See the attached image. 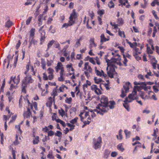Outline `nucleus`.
<instances>
[{
  "label": "nucleus",
  "instance_id": "1",
  "mask_svg": "<svg viewBox=\"0 0 159 159\" xmlns=\"http://www.w3.org/2000/svg\"><path fill=\"white\" fill-rule=\"evenodd\" d=\"M101 103L99 104L96 107L97 109H94L93 111L103 115L104 113L109 110L108 107V99L105 96L102 95L100 99Z\"/></svg>",
  "mask_w": 159,
  "mask_h": 159
},
{
  "label": "nucleus",
  "instance_id": "2",
  "mask_svg": "<svg viewBox=\"0 0 159 159\" xmlns=\"http://www.w3.org/2000/svg\"><path fill=\"white\" fill-rule=\"evenodd\" d=\"M34 81V80L31 75H26L21 82V88L22 92L25 94L26 93V88L28 85L32 83Z\"/></svg>",
  "mask_w": 159,
  "mask_h": 159
},
{
  "label": "nucleus",
  "instance_id": "3",
  "mask_svg": "<svg viewBox=\"0 0 159 159\" xmlns=\"http://www.w3.org/2000/svg\"><path fill=\"white\" fill-rule=\"evenodd\" d=\"M20 75H18L16 78V76L14 77L11 76L10 78V80L9 81V84H11L12 82L13 83L11 84L10 88V90H12L13 89H16L17 85L19 83L20 81Z\"/></svg>",
  "mask_w": 159,
  "mask_h": 159
},
{
  "label": "nucleus",
  "instance_id": "4",
  "mask_svg": "<svg viewBox=\"0 0 159 159\" xmlns=\"http://www.w3.org/2000/svg\"><path fill=\"white\" fill-rule=\"evenodd\" d=\"M116 67L114 63L107 66L106 69L108 76L111 78H114V73L115 72V68Z\"/></svg>",
  "mask_w": 159,
  "mask_h": 159
},
{
  "label": "nucleus",
  "instance_id": "5",
  "mask_svg": "<svg viewBox=\"0 0 159 159\" xmlns=\"http://www.w3.org/2000/svg\"><path fill=\"white\" fill-rule=\"evenodd\" d=\"M77 14L75 11V10L74 9L72 12L71 13L69 17V23H70V25H72L75 22V19L77 18Z\"/></svg>",
  "mask_w": 159,
  "mask_h": 159
},
{
  "label": "nucleus",
  "instance_id": "6",
  "mask_svg": "<svg viewBox=\"0 0 159 159\" xmlns=\"http://www.w3.org/2000/svg\"><path fill=\"white\" fill-rule=\"evenodd\" d=\"M102 143V139L100 136L98 137L97 141L93 139V148L96 150L100 148Z\"/></svg>",
  "mask_w": 159,
  "mask_h": 159
},
{
  "label": "nucleus",
  "instance_id": "7",
  "mask_svg": "<svg viewBox=\"0 0 159 159\" xmlns=\"http://www.w3.org/2000/svg\"><path fill=\"white\" fill-rule=\"evenodd\" d=\"M138 87V86H134L133 91L132 92V93L129 94L128 95V97L129 99L134 100V99L137 100L138 99V97H135V96L136 95L137 93V90L136 89V88Z\"/></svg>",
  "mask_w": 159,
  "mask_h": 159
},
{
  "label": "nucleus",
  "instance_id": "8",
  "mask_svg": "<svg viewBox=\"0 0 159 159\" xmlns=\"http://www.w3.org/2000/svg\"><path fill=\"white\" fill-rule=\"evenodd\" d=\"M91 89L93 91H94L95 93L97 95H100L102 94L101 90L98 88L97 86L95 84L92 85L91 87Z\"/></svg>",
  "mask_w": 159,
  "mask_h": 159
},
{
  "label": "nucleus",
  "instance_id": "9",
  "mask_svg": "<svg viewBox=\"0 0 159 159\" xmlns=\"http://www.w3.org/2000/svg\"><path fill=\"white\" fill-rule=\"evenodd\" d=\"M27 101L28 103V107H30L31 109L33 110V107H34L35 110H38V104L36 102H34L33 103V104H32L30 103L28 99H27Z\"/></svg>",
  "mask_w": 159,
  "mask_h": 159
},
{
  "label": "nucleus",
  "instance_id": "10",
  "mask_svg": "<svg viewBox=\"0 0 159 159\" xmlns=\"http://www.w3.org/2000/svg\"><path fill=\"white\" fill-rule=\"evenodd\" d=\"M131 101H132L131 100L129 101L128 98H126L125 99V100L124 101L125 103L123 104V106L128 111H130V109L129 108V105L127 102H131Z\"/></svg>",
  "mask_w": 159,
  "mask_h": 159
},
{
  "label": "nucleus",
  "instance_id": "11",
  "mask_svg": "<svg viewBox=\"0 0 159 159\" xmlns=\"http://www.w3.org/2000/svg\"><path fill=\"white\" fill-rule=\"evenodd\" d=\"M31 115V112L30 111V108L28 107L27 108V111H25L24 112V116L25 118H30Z\"/></svg>",
  "mask_w": 159,
  "mask_h": 159
},
{
  "label": "nucleus",
  "instance_id": "12",
  "mask_svg": "<svg viewBox=\"0 0 159 159\" xmlns=\"http://www.w3.org/2000/svg\"><path fill=\"white\" fill-rule=\"evenodd\" d=\"M43 34H40L41 36L40 39V44L41 45H42L46 37L45 36L46 32H45V31H43Z\"/></svg>",
  "mask_w": 159,
  "mask_h": 159
},
{
  "label": "nucleus",
  "instance_id": "13",
  "mask_svg": "<svg viewBox=\"0 0 159 159\" xmlns=\"http://www.w3.org/2000/svg\"><path fill=\"white\" fill-rule=\"evenodd\" d=\"M100 45H102L104 43H105L107 41V40L108 39H107L105 37L104 34H101L100 36Z\"/></svg>",
  "mask_w": 159,
  "mask_h": 159
},
{
  "label": "nucleus",
  "instance_id": "14",
  "mask_svg": "<svg viewBox=\"0 0 159 159\" xmlns=\"http://www.w3.org/2000/svg\"><path fill=\"white\" fill-rule=\"evenodd\" d=\"M62 68H64L63 65L61 62H59L57 63V66L55 67L56 72H58L59 70H61Z\"/></svg>",
  "mask_w": 159,
  "mask_h": 159
},
{
  "label": "nucleus",
  "instance_id": "15",
  "mask_svg": "<svg viewBox=\"0 0 159 159\" xmlns=\"http://www.w3.org/2000/svg\"><path fill=\"white\" fill-rule=\"evenodd\" d=\"M130 83V82H128L126 83L123 86V90L125 91V93H127L129 91V87Z\"/></svg>",
  "mask_w": 159,
  "mask_h": 159
},
{
  "label": "nucleus",
  "instance_id": "16",
  "mask_svg": "<svg viewBox=\"0 0 159 159\" xmlns=\"http://www.w3.org/2000/svg\"><path fill=\"white\" fill-rule=\"evenodd\" d=\"M90 46V48L93 47H96L97 46L96 44L94 43V39L93 38H91L89 40Z\"/></svg>",
  "mask_w": 159,
  "mask_h": 159
},
{
  "label": "nucleus",
  "instance_id": "17",
  "mask_svg": "<svg viewBox=\"0 0 159 159\" xmlns=\"http://www.w3.org/2000/svg\"><path fill=\"white\" fill-rule=\"evenodd\" d=\"M33 137L34 139L33 140V143L34 144H37L39 141V136H35L34 134L33 135Z\"/></svg>",
  "mask_w": 159,
  "mask_h": 159
},
{
  "label": "nucleus",
  "instance_id": "18",
  "mask_svg": "<svg viewBox=\"0 0 159 159\" xmlns=\"http://www.w3.org/2000/svg\"><path fill=\"white\" fill-rule=\"evenodd\" d=\"M41 66L43 70H46V61L44 59L42 58L41 59Z\"/></svg>",
  "mask_w": 159,
  "mask_h": 159
},
{
  "label": "nucleus",
  "instance_id": "19",
  "mask_svg": "<svg viewBox=\"0 0 159 159\" xmlns=\"http://www.w3.org/2000/svg\"><path fill=\"white\" fill-rule=\"evenodd\" d=\"M54 120H55L57 122L60 123L63 127H65L66 126L65 123L61 119H57L55 118H54ZM53 120H54V119H53Z\"/></svg>",
  "mask_w": 159,
  "mask_h": 159
},
{
  "label": "nucleus",
  "instance_id": "20",
  "mask_svg": "<svg viewBox=\"0 0 159 159\" xmlns=\"http://www.w3.org/2000/svg\"><path fill=\"white\" fill-rule=\"evenodd\" d=\"M110 154V151L108 149H106L105 150L103 157L104 158L107 159L108 158Z\"/></svg>",
  "mask_w": 159,
  "mask_h": 159
},
{
  "label": "nucleus",
  "instance_id": "21",
  "mask_svg": "<svg viewBox=\"0 0 159 159\" xmlns=\"http://www.w3.org/2000/svg\"><path fill=\"white\" fill-rule=\"evenodd\" d=\"M66 67L67 69V70H68V72H70V71L74 72L75 70L72 67V64H67L66 66Z\"/></svg>",
  "mask_w": 159,
  "mask_h": 159
},
{
  "label": "nucleus",
  "instance_id": "22",
  "mask_svg": "<svg viewBox=\"0 0 159 159\" xmlns=\"http://www.w3.org/2000/svg\"><path fill=\"white\" fill-rule=\"evenodd\" d=\"M13 25L12 22L9 20L7 21L5 23V27L9 28L11 26Z\"/></svg>",
  "mask_w": 159,
  "mask_h": 159
},
{
  "label": "nucleus",
  "instance_id": "23",
  "mask_svg": "<svg viewBox=\"0 0 159 159\" xmlns=\"http://www.w3.org/2000/svg\"><path fill=\"white\" fill-rule=\"evenodd\" d=\"M35 30L34 28H32L30 31V36L31 38H34V37Z\"/></svg>",
  "mask_w": 159,
  "mask_h": 159
},
{
  "label": "nucleus",
  "instance_id": "24",
  "mask_svg": "<svg viewBox=\"0 0 159 159\" xmlns=\"http://www.w3.org/2000/svg\"><path fill=\"white\" fill-rule=\"evenodd\" d=\"M109 103V104L108 105V107H109L110 109H113L116 104V103L115 101H110Z\"/></svg>",
  "mask_w": 159,
  "mask_h": 159
},
{
  "label": "nucleus",
  "instance_id": "25",
  "mask_svg": "<svg viewBox=\"0 0 159 159\" xmlns=\"http://www.w3.org/2000/svg\"><path fill=\"white\" fill-rule=\"evenodd\" d=\"M56 28L51 25L49 27L48 31L51 33L54 34L56 32Z\"/></svg>",
  "mask_w": 159,
  "mask_h": 159
},
{
  "label": "nucleus",
  "instance_id": "26",
  "mask_svg": "<svg viewBox=\"0 0 159 159\" xmlns=\"http://www.w3.org/2000/svg\"><path fill=\"white\" fill-rule=\"evenodd\" d=\"M48 84H45V88L46 89V90L44 93V91H45V89H44L43 90H42V93H41V95L43 96H45L48 93V91L47 90V89L48 88Z\"/></svg>",
  "mask_w": 159,
  "mask_h": 159
},
{
  "label": "nucleus",
  "instance_id": "27",
  "mask_svg": "<svg viewBox=\"0 0 159 159\" xmlns=\"http://www.w3.org/2000/svg\"><path fill=\"white\" fill-rule=\"evenodd\" d=\"M153 58L154 59V60L155 61L154 62H152V66L153 68L154 69H156L157 66L156 65H157V61L156 60L155 57H153Z\"/></svg>",
  "mask_w": 159,
  "mask_h": 159
},
{
  "label": "nucleus",
  "instance_id": "28",
  "mask_svg": "<svg viewBox=\"0 0 159 159\" xmlns=\"http://www.w3.org/2000/svg\"><path fill=\"white\" fill-rule=\"evenodd\" d=\"M117 20L119 26L122 25L124 23V21L122 18H119Z\"/></svg>",
  "mask_w": 159,
  "mask_h": 159
},
{
  "label": "nucleus",
  "instance_id": "29",
  "mask_svg": "<svg viewBox=\"0 0 159 159\" xmlns=\"http://www.w3.org/2000/svg\"><path fill=\"white\" fill-rule=\"evenodd\" d=\"M62 135V133L60 131H57V133L55 134V136H57L60 138L59 139V141H60L61 138V135Z\"/></svg>",
  "mask_w": 159,
  "mask_h": 159
},
{
  "label": "nucleus",
  "instance_id": "30",
  "mask_svg": "<svg viewBox=\"0 0 159 159\" xmlns=\"http://www.w3.org/2000/svg\"><path fill=\"white\" fill-rule=\"evenodd\" d=\"M55 42V40L53 39L49 42L48 44V50L51 47Z\"/></svg>",
  "mask_w": 159,
  "mask_h": 159
},
{
  "label": "nucleus",
  "instance_id": "31",
  "mask_svg": "<svg viewBox=\"0 0 159 159\" xmlns=\"http://www.w3.org/2000/svg\"><path fill=\"white\" fill-rule=\"evenodd\" d=\"M12 94H11L8 91L7 93V96L9 100V101L10 102L13 98Z\"/></svg>",
  "mask_w": 159,
  "mask_h": 159
},
{
  "label": "nucleus",
  "instance_id": "32",
  "mask_svg": "<svg viewBox=\"0 0 159 159\" xmlns=\"http://www.w3.org/2000/svg\"><path fill=\"white\" fill-rule=\"evenodd\" d=\"M54 47L55 48H57L59 50H61L60 44L57 41H55L54 42Z\"/></svg>",
  "mask_w": 159,
  "mask_h": 159
},
{
  "label": "nucleus",
  "instance_id": "33",
  "mask_svg": "<svg viewBox=\"0 0 159 159\" xmlns=\"http://www.w3.org/2000/svg\"><path fill=\"white\" fill-rule=\"evenodd\" d=\"M124 132L126 135V137L127 138H129L131 134L130 131H128L127 129H125Z\"/></svg>",
  "mask_w": 159,
  "mask_h": 159
},
{
  "label": "nucleus",
  "instance_id": "34",
  "mask_svg": "<svg viewBox=\"0 0 159 159\" xmlns=\"http://www.w3.org/2000/svg\"><path fill=\"white\" fill-rule=\"evenodd\" d=\"M134 49L135 51V52H133V54H140L141 53V50H140L139 48L136 47L134 48Z\"/></svg>",
  "mask_w": 159,
  "mask_h": 159
},
{
  "label": "nucleus",
  "instance_id": "35",
  "mask_svg": "<svg viewBox=\"0 0 159 159\" xmlns=\"http://www.w3.org/2000/svg\"><path fill=\"white\" fill-rule=\"evenodd\" d=\"M78 119V117H75L74 119L71 120L70 121V123L73 125L75 124H76L77 123Z\"/></svg>",
  "mask_w": 159,
  "mask_h": 159
},
{
  "label": "nucleus",
  "instance_id": "36",
  "mask_svg": "<svg viewBox=\"0 0 159 159\" xmlns=\"http://www.w3.org/2000/svg\"><path fill=\"white\" fill-rule=\"evenodd\" d=\"M122 130L120 129L119 131V136L117 135L116 136L118 139L121 140L122 139Z\"/></svg>",
  "mask_w": 159,
  "mask_h": 159
},
{
  "label": "nucleus",
  "instance_id": "37",
  "mask_svg": "<svg viewBox=\"0 0 159 159\" xmlns=\"http://www.w3.org/2000/svg\"><path fill=\"white\" fill-rule=\"evenodd\" d=\"M5 80L4 79L3 80V82L2 84V86L1 88L0 89V92H3L4 91V88L5 87Z\"/></svg>",
  "mask_w": 159,
  "mask_h": 159
},
{
  "label": "nucleus",
  "instance_id": "38",
  "mask_svg": "<svg viewBox=\"0 0 159 159\" xmlns=\"http://www.w3.org/2000/svg\"><path fill=\"white\" fill-rule=\"evenodd\" d=\"M15 128L18 129V133L20 134H22V131L20 129V125H16L15 126Z\"/></svg>",
  "mask_w": 159,
  "mask_h": 159
},
{
  "label": "nucleus",
  "instance_id": "39",
  "mask_svg": "<svg viewBox=\"0 0 159 159\" xmlns=\"http://www.w3.org/2000/svg\"><path fill=\"white\" fill-rule=\"evenodd\" d=\"M58 113L61 116L63 117L65 115V112L62 108L58 110Z\"/></svg>",
  "mask_w": 159,
  "mask_h": 159
},
{
  "label": "nucleus",
  "instance_id": "40",
  "mask_svg": "<svg viewBox=\"0 0 159 159\" xmlns=\"http://www.w3.org/2000/svg\"><path fill=\"white\" fill-rule=\"evenodd\" d=\"M13 58V57H11V55L10 54H9L8 55L7 58L8 59V64L7 65V67L8 68V66L10 63V61L11 59Z\"/></svg>",
  "mask_w": 159,
  "mask_h": 159
},
{
  "label": "nucleus",
  "instance_id": "41",
  "mask_svg": "<svg viewBox=\"0 0 159 159\" xmlns=\"http://www.w3.org/2000/svg\"><path fill=\"white\" fill-rule=\"evenodd\" d=\"M117 149L121 152H123L124 150V148H123L122 146V143L119 144L117 146Z\"/></svg>",
  "mask_w": 159,
  "mask_h": 159
},
{
  "label": "nucleus",
  "instance_id": "42",
  "mask_svg": "<svg viewBox=\"0 0 159 159\" xmlns=\"http://www.w3.org/2000/svg\"><path fill=\"white\" fill-rule=\"evenodd\" d=\"M110 25L114 27V29H116L118 28V24H116L115 22H111L110 23Z\"/></svg>",
  "mask_w": 159,
  "mask_h": 159
},
{
  "label": "nucleus",
  "instance_id": "43",
  "mask_svg": "<svg viewBox=\"0 0 159 159\" xmlns=\"http://www.w3.org/2000/svg\"><path fill=\"white\" fill-rule=\"evenodd\" d=\"M94 80L95 82L97 84H99L100 82L102 81V80L101 78L97 79L96 77L94 78Z\"/></svg>",
  "mask_w": 159,
  "mask_h": 159
},
{
  "label": "nucleus",
  "instance_id": "44",
  "mask_svg": "<svg viewBox=\"0 0 159 159\" xmlns=\"http://www.w3.org/2000/svg\"><path fill=\"white\" fill-rule=\"evenodd\" d=\"M57 95V92L56 90V89H53L52 92L51 93L52 96H56Z\"/></svg>",
  "mask_w": 159,
  "mask_h": 159
},
{
  "label": "nucleus",
  "instance_id": "45",
  "mask_svg": "<svg viewBox=\"0 0 159 159\" xmlns=\"http://www.w3.org/2000/svg\"><path fill=\"white\" fill-rule=\"evenodd\" d=\"M147 51L148 54H152L153 53V51L151 49L150 47L148 46H147Z\"/></svg>",
  "mask_w": 159,
  "mask_h": 159
},
{
  "label": "nucleus",
  "instance_id": "46",
  "mask_svg": "<svg viewBox=\"0 0 159 159\" xmlns=\"http://www.w3.org/2000/svg\"><path fill=\"white\" fill-rule=\"evenodd\" d=\"M31 68L30 70V74L33 75H35L36 72L34 70V68L32 66H31Z\"/></svg>",
  "mask_w": 159,
  "mask_h": 159
},
{
  "label": "nucleus",
  "instance_id": "47",
  "mask_svg": "<svg viewBox=\"0 0 159 159\" xmlns=\"http://www.w3.org/2000/svg\"><path fill=\"white\" fill-rule=\"evenodd\" d=\"M126 43L129 45L130 47L131 48H133L134 49V48H135V47L134 46L133 43H132L131 42H129L128 40L127 39H126Z\"/></svg>",
  "mask_w": 159,
  "mask_h": 159
},
{
  "label": "nucleus",
  "instance_id": "48",
  "mask_svg": "<svg viewBox=\"0 0 159 159\" xmlns=\"http://www.w3.org/2000/svg\"><path fill=\"white\" fill-rule=\"evenodd\" d=\"M108 6L110 8H111L114 7V4L112 1H111L108 3Z\"/></svg>",
  "mask_w": 159,
  "mask_h": 159
},
{
  "label": "nucleus",
  "instance_id": "49",
  "mask_svg": "<svg viewBox=\"0 0 159 159\" xmlns=\"http://www.w3.org/2000/svg\"><path fill=\"white\" fill-rule=\"evenodd\" d=\"M30 42L31 44H33L34 45H37L38 43L37 41L33 38H32Z\"/></svg>",
  "mask_w": 159,
  "mask_h": 159
},
{
  "label": "nucleus",
  "instance_id": "50",
  "mask_svg": "<svg viewBox=\"0 0 159 159\" xmlns=\"http://www.w3.org/2000/svg\"><path fill=\"white\" fill-rule=\"evenodd\" d=\"M105 13L104 10L102 9L99 10L98 11V14L100 16H101Z\"/></svg>",
  "mask_w": 159,
  "mask_h": 159
},
{
  "label": "nucleus",
  "instance_id": "51",
  "mask_svg": "<svg viewBox=\"0 0 159 159\" xmlns=\"http://www.w3.org/2000/svg\"><path fill=\"white\" fill-rule=\"evenodd\" d=\"M139 54H133V56L135 57L137 61H139L141 59V57L138 56Z\"/></svg>",
  "mask_w": 159,
  "mask_h": 159
},
{
  "label": "nucleus",
  "instance_id": "52",
  "mask_svg": "<svg viewBox=\"0 0 159 159\" xmlns=\"http://www.w3.org/2000/svg\"><path fill=\"white\" fill-rule=\"evenodd\" d=\"M30 66H31L30 64V63H28V64L26 65V70L25 72V75H26L27 74L28 72V71L30 70V69H29Z\"/></svg>",
  "mask_w": 159,
  "mask_h": 159
},
{
  "label": "nucleus",
  "instance_id": "53",
  "mask_svg": "<svg viewBox=\"0 0 159 159\" xmlns=\"http://www.w3.org/2000/svg\"><path fill=\"white\" fill-rule=\"evenodd\" d=\"M72 98H71L70 97L69 98H66V99L65 100V102L66 103L70 104L71 103Z\"/></svg>",
  "mask_w": 159,
  "mask_h": 159
},
{
  "label": "nucleus",
  "instance_id": "54",
  "mask_svg": "<svg viewBox=\"0 0 159 159\" xmlns=\"http://www.w3.org/2000/svg\"><path fill=\"white\" fill-rule=\"evenodd\" d=\"M118 33H119V35L121 36V37H122V34L123 35V37L124 38H125V33L123 31H121L120 29L119 30V31H118Z\"/></svg>",
  "mask_w": 159,
  "mask_h": 159
},
{
  "label": "nucleus",
  "instance_id": "55",
  "mask_svg": "<svg viewBox=\"0 0 159 159\" xmlns=\"http://www.w3.org/2000/svg\"><path fill=\"white\" fill-rule=\"evenodd\" d=\"M32 18V16H30L29 17V18L26 20V25H29L30 24Z\"/></svg>",
  "mask_w": 159,
  "mask_h": 159
},
{
  "label": "nucleus",
  "instance_id": "56",
  "mask_svg": "<svg viewBox=\"0 0 159 159\" xmlns=\"http://www.w3.org/2000/svg\"><path fill=\"white\" fill-rule=\"evenodd\" d=\"M134 84L135 85H140L142 84L146 85V84L144 82H137L135 81L134 82Z\"/></svg>",
  "mask_w": 159,
  "mask_h": 159
},
{
  "label": "nucleus",
  "instance_id": "57",
  "mask_svg": "<svg viewBox=\"0 0 159 159\" xmlns=\"http://www.w3.org/2000/svg\"><path fill=\"white\" fill-rule=\"evenodd\" d=\"M138 77L139 79L141 81H144L145 80L144 76L141 74L138 75Z\"/></svg>",
  "mask_w": 159,
  "mask_h": 159
},
{
  "label": "nucleus",
  "instance_id": "58",
  "mask_svg": "<svg viewBox=\"0 0 159 159\" xmlns=\"http://www.w3.org/2000/svg\"><path fill=\"white\" fill-rule=\"evenodd\" d=\"M18 136L17 134H16V140L14 142V144L15 145H17L19 143V142L18 141Z\"/></svg>",
  "mask_w": 159,
  "mask_h": 159
},
{
  "label": "nucleus",
  "instance_id": "59",
  "mask_svg": "<svg viewBox=\"0 0 159 159\" xmlns=\"http://www.w3.org/2000/svg\"><path fill=\"white\" fill-rule=\"evenodd\" d=\"M152 13L153 16H154V17L155 18L156 20L158 19L159 18L157 16V15L156 14V11L155 10H152Z\"/></svg>",
  "mask_w": 159,
  "mask_h": 159
},
{
  "label": "nucleus",
  "instance_id": "60",
  "mask_svg": "<svg viewBox=\"0 0 159 159\" xmlns=\"http://www.w3.org/2000/svg\"><path fill=\"white\" fill-rule=\"evenodd\" d=\"M43 79L44 80H48V77L46 73H44L43 74Z\"/></svg>",
  "mask_w": 159,
  "mask_h": 159
},
{
  "label": "nucleus",
  "instance_id": "61",
  "mask_svg": "<svg viewBox=\"0 0 159 159\" xmlns=\"http://www.w3.org/2000/svg\"><path fill=\"white\" fill-rule=\"evenodd\" d=\"M16 115L12 116L11 117V120L9 122V124H10L11 123L14 121L16 119Z\"/></svg>",
  "mask_w": 159,
  "mask_h": 159
},
{
  "label": "nucleus",
  "instance_id": "62",
  "mask_svg": "<svg viewBox=\"0 0 159 159\" xmlns=\"http://www.w3.org/2000/svg\"><path fill=\"white\" fill-rule=\"evenodd\" d=\"M71 25H70V23H65L63 25H62V28H66L68 26H70Z\"/></svg>",
  "mask_w": 159,
  "mask_h": 159
},
{
  "label": "nucleus",
  "instance_id": "63",
  "mask_svg": "<svg viewBox=\"0 0 159 159\" xmlns=\"http://www.w3.org/2000/svg\"><path fill=\"white\" fill-rule=\"evenodd\" d=\"M81 45L80 42L77 40V42L74 45L75 47L76 48H78Z\"/></svg>",
  "mask_w": 159,
  "mask_h": 159
},
{
  "label": "nucleus",
  "instance_id": "64",
  "mask_svg": "<svg viewBox=\"0 0 159 159\" xmlns=\"http://www.w3.org/2000/svg\"><path fill=\"white\" fill-rule=\"evenodd\" d=\"M48 73L49 74H53L54 71V70L51 68H49L48 69Z\"/></svg>",
  "mask_w": 159,
  "mask_h": 159
}]
</instances>
